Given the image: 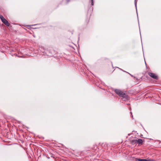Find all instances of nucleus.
Returning a JSON list of instances; mask_svg holds the SVG:
<instances>
[{"mask_svg": "<svg viewBox=\"0 0 161 161\" xmlns=\"http://www.w3.org/2000/svg\"><path fill=\"white\" fill-rule=\"evenodd\" d=\"M131 143L132 144H135L136 143H137V140H133L131 141Z\"/></svg>", "mask_w": 161, "mask_h": 161, "instance_id": "nucleus-6", "label": "nucleus"}, {"mask_svg": "<svg viewBox=\"0 0 161 161\" xmlns=\"http://www.w3.org/2000/svg\"><path fill=\"white\" fill-rule=\"evenodd\" d=\"M139 161H151V159L147 160L145 159H138Z\"/></svg>", "mask_w": 161, "mask_h": 161, "instance_id": "nucleus-7", "label": "nucleus"}, {"mask_svg": "<svg viewBox=\"0 0 161 161\" xmlns=\"http://www.w3.org/2000/svg\"><path fill=\"white\" fill-rule=\"evenodd\" d=\"M115 92L119 95L120 97H122L123 99H127L128 96L123 92L121 91L120 90L118 89H115L114 90Z\"/></svg>", "mask_w": 161, "mask_h": 161, "instance_id": "nucleus-1", "label": "nucleus"}, {"mask_svg": "<svg viewBox=\"0 0 161 161\" xmlns=\"http://www.w3.org/2000/svg\"><path fill=\"white\" fill-rule=\"evenodd\" d=\"M149 75L151 77L154 79H157L158 78L157 76L155 74L152 73H149Z\"/></svg>", "mask_w": 161, "mask_h": 161, "instance_id": "nucleus-3", "label": "nucleus"}, {"mask_svg": "<svg viewBox=\"0 0 161 161\" xmlns=\"http://www.w3.org/2000/svg\"><path fill=\"white\" fill-rule=\"evenodd\" d=\"M0 19L1 20H7L2 15L0 14Z\"/></svg>", "mask_w": 161, "mask_h": 161, "instance_id": "nucleus-8", "label": "nucleus"}, {"mask_svg": "<svg viewBox=\"0 0 161 161\" xmlns=\"http://www.w3.org/2000/svg\"><path fill=\"white\" fill-rule=\"evenodd\" d=\"M90 1L91 2V5L88 6L87 8V14L88 15L91 16L93 9V6L94 5V0H90Z\"/></svg>", "mask_w": 161, "mask_h": 161, "instance_id": "nucleus-2", "label": "nucleus"}, {"mask_svg": "<svg viewBox=\"0 0 161 161\" xmlns=\"http://www.w3.org/2000/svg\"><path fill=\"white\" fill-rule=\"evenodd\" d=\"M31 25H26V26L27 27L29 28V27H30Z\"/></svg>", "mask_w": 161, "mask_h": 161, "instance_id": "nucleus-10", "label": "nucleus"}, {"mask_svg": "<svg viewBox=\"0 0 161 161\" xmlns=\"http://www.w3.org/2000/svg\"><path fill=\"white\" fill-rule=\"evenodd\" d=\"M137 143L139 144H142L143 143V141L142 139L137 140Z\"/></svg>", "mask_w": 161, "mask_h": 161, "instance_id": "nucleus-5", "label": "nucleus"}, {"mask_svg": "<svg viewBox=\"0 0 161 161\" xmlns=\"http://www.w3.org/2000/svg\"><path fill=\"white\" fill-rule=\"evenodd\" d=\"M130 75L131 76H133L132 75H131V74H130Z\"/></svg>", "mask_w": 161, "mask_h": 161, "instance_id": "nucleus-12", "label": "nucleus"}, {"mask_svg": "<svg viewBox=\"0 0 161 161\" xmlns=\"http://www.w3.org/2000/svg\"><path fill=\"white\" fill-rule=\"evenodd\" d=\"M2 21L6 26H9L10 24L8 22V21Z\"/></svg>", "mask_w": 161, "mask_h": 161, "instance_id": "nucleus-4", "label": "nucleus"}, {"mask_svg": "<svg viewBox=\"0 0 161 161\" xmlns=\"http://www.w3.org/2000/svg\"><path fill=\"white\" fill-rule=\"evenodd\" d=\"M129 109H131V108H129Z\"/></svg>", "mask_w": 161, "mask_h": 161, "instance_id": "nucleus-13", "label": "nucleus"}, {"mask_svg": "<svg viewBox=\"0 0 161 161\" xmlns=\"http://www.w3.org/2000/svg\"><path fill=\"white\" fill-rule=\"evenodd\" d=\"M66 2L67 3H68L69 2L70 0H65Z\"/></svg>", "mask_w": 161, "mask_h": 161, "instance_id": "nucleus-9", "label": "nucleus"}, {"mask_svg": "<svg viewBox=\"0 0 161 161\" xmlns=\"http://www.w3.org/2000/svg\"><path fill=\"white\" fill-rule=\"evenodd\" d=\"M130 113L131 114V116L132 117V118L133 119V115H132V113L131 112H130Z\"/></svg>", "mask_w": 161, "mask_h": 161, "instance_id": "nucleus-11", "label": "nucleus"}]
</instances>
